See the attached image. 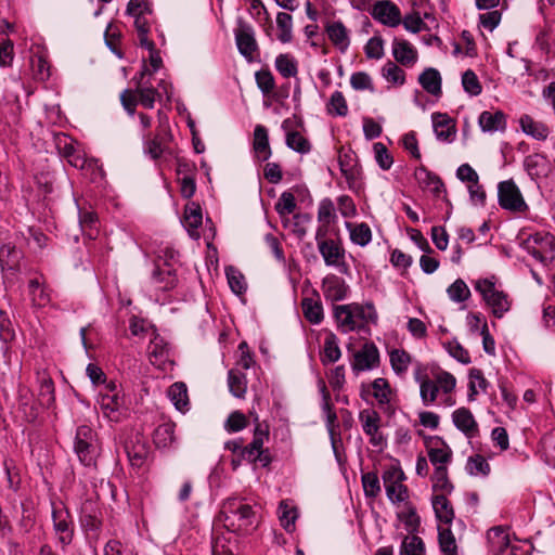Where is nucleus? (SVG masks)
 Returning a JSON list of instances; mask_svg holds the SVG:
<instances>
[{
  "instance_id": "nucleus-44",
  "label": "nucleus",
  "mask_w": 555,
  "mask_h": 555,
  "mask_svg": "<svg viewBox=\"0 0 555 555\" xmlns=\"http://www.w3.org/2000/svg\"><path fill=\"white\" fill-rule=\"evenodd\" d=\"M524 167L531 179H538L546 175L547 159L544 155L534 153L525 157Z\"/></svg>"
},
{
  "instance_id": "nucleus-20",
  "label": "nucleus",
  "mask_w": 555,
  "mask_h": 555,
  "mask_svg": "<svg viewBox=\"0 0 555 555\" xmlns=\"http://www.w3.org/2000/svg\"><path fill=\"white\" fill-rule=\"evenodd\" d=\"M372 396L377 401L379 409L387 415L395 414L396 408L392 403L393 391L386 378H375L371 385Z\"/></svg>"
},
{
  "instance_id": "nucleus-38",
  "label": "nucleus",
  "mask_w": 555,
  "mask_h": 555,
  "mask_svg": "<svg viewBox=\"0 0 555 555\" xmlns=\"http://www.w3.org/2000/svg\"><path fill=\"white\" fill-rule=\"evenodd\" d=\"M418 82L422 88L431 95L438 96L442 93L441 75L438 69L428 67L420 76Z\"/></svg>"
},
{
  "instance_id": "nucleus-43",
  "label": "nucleus",
  "mask_w": 555,
  "mask_h": 555,
  "mask_svg": "<svg viewBox=\"0 0 555 555\" xmlns=\"http://www.w3.org/2000/svg\"><path fill=\"white\" fill-rule=\"evenodd\" d=\"M79 224L89 238H95L99 230V218L94 210L78 206Z\"/></svg>"
},
{
  "instance_id": "nucleus-61",
  "label": "nucleus",
  "mask_w": 555,
  "mask_h": 555,
  "mask_svg": "<svg viewBox=\"0 0 555 555\" xmlns=\"http://www.w3.org/2000/svg\"><path fill=\"white\" fill-rule=\"evenodd\" d=\"M462 87L470 96H478L482 92V86L473 69H467L462 74Z\"/></svg>"
},
{
  "instance_id": "nucleus-7",
  "label": "nucleus",
  "mask_w": 555,
  "mask_h": 555,
  "mask_svg": "<svg viewBox=\"0 0 555 555\" xmlns=\"http://www.w3.org/2000/svg\"><path fill=\"white\" fill-rule=\"evenodd\" d=\"M98 403L103 415L111 422H120L127 413L125 396L114 382L107 383L99 392Z\"/></svg>"
},
{
  "instance_id": "nucleus-52",
  "label": "nucleus",
  "mask_w": 555,
  "mask_h": 555,
  "mask_svg": "<svg viewBox=\"0 0 555 555\" xmlns=\"http://www.w3.org/2000/svg\"><path fill=\"white\" fill-rule=\"evenodd\" d=\"M278 40L289 43L293 40V16L286 12L276 14Z\"/></svg>"
},
{
  "instance_id": "nucleus-49",
  "label": "nucleus",
  "mask_w": 555,
  "mask_h": 555,
  "mask_svg": "<svg viewBox=\"0 0 555 555\" xmlns=\"http://www.w3.org/2000/svg\"><path fill=\"white\" fill-rule=\"evenodd\" d=\"M341 357L338 346V338L334 333H330L324 338L323 350L321 352V361L324 365L337 362Z\"/></svg>"
},
{
  "instance_id": "nucleus-35",
  "label": "nucleus",
  "mask_w": 555,
  "mask_h": 555,
  "mask_svg": "<svg viewBox=\"0 0 555 555\" xmlns=\"http://www.w3.org/2000/svg\"><path fill=\"white\" fill-rule=\"evenodd\" d=\"M519 126L526 135L538 141H545L550 135V128L544 122L533 119L528 114L520 116Z\"/></svg>"
},
{
  "instance_id": "nucleus-8",
  "label": "nucleus",
  "mask_w": 555,
  "mask_h": 555,
  "mask_svg": "<svg viewBox=\"0 0 555 555\" xmlns=\"http://www.w3.org/2000/svg\"><path fill=\"white\" fill-rule=\"evenodd\" d=\"M53 530L59 542L65 546L72 543L75 522L66 504L59 498L50 499Z\"/></svg>"
},
{
  "instance_id": "nucleus-11",
  "label": "nucleus",
  "mask_w": 555,
  "mask_h": 555,
  "mask_svg": "<svg viewBox=\"0 0 555 555\" xmlns=\"http://www.w3.org/2000/svg\"><path fill=\"white\" fill-rule=\"evenodd\" d=\"M233 33L240 54L248 63L254 62L256 60V53L259 51L254 27L243 17H238Z\"/></svg>"
},
{
  "instance_id": "nucleus-41",
  "label": "nucleus",
  "mask_w": 555,
  "mask_h": 555,
  "mask_svg": "<svg viewBox=\"0 0 555 555\" xmlns=\"http://www.w3.org/2000/svg\"><path fill=\"white\" fill-rule=\"evenodd\" d=\"M448 494H436L431 499V505L436 518L446 525H450L454 519V509L447 498Z\"/></svg>"
},
{
  "instance_id": "nucleus-31",
  "label": "nucleus",
  "mask_w": 555,
  "mask_h": 555,
  "mask_svg": "<svg viewBox=\"0 0 555 555\" xmlns=\"http://www.w3.org/2000/svg\"><path fill=\"white\" fill-rule=\"evenodd\" d=\"M452 422L467 438H474L478 434V424L467 408H459L453 411Z\"/></svg>"
},
{
  "instance_id": "nucleus-32",
  "label": "nucleus",
  "mask_w": 555,
  "mask_h": 555,
  "mask_svg": "<svg viewBox=\"0 0 555 555\" xmlns=\"http://www.w3.org/2000/svg\"><path fill=\"white\" fill-rule=\"evenodd\" d=\"M16 339L14 324L5 310L0 309V343L3 357L11 353L12 344Z\"/></svg>"
},
{
  "instance_id": "nucleus-1",
  "label": "nucleus",
  "mask_w": 555,
  "mask_h": 555,
  "mask_svg": "<svg viewBox=\"0 0 555 555\" xmlns=\"http://www.w3.org/2000/svg\"><path fill=\"white\" fill-rule=\"evenodd\" d=\"M333 312L337 327L344 334L363 332L367 323L374 325L378 323V313L372 301L363 305L358 302L337 305L334 306Z\"/></svg>"
},
{
  "instance_id": "nucleus-63",
  "label": "nucleus",
  "mask_w": 555,
  "mask_h": 555,
  "mask_svg": "<svg viewBox=\"0 0 555 555\" xmlns=\"http://www.w3.org/2000/svg\"><path fill=\"white\" fill-rule=\"evenodd\" d=\"M337 219L335 206L331 198H323L318 207V221L324 225H330Z\"/></svg>"
},
{
  "instance_id": "nucleus-17",
  "label": "nucleus",
  "mask_w": 555,
  "mask_h": 555,
  "mask_svg": "<svg viewBox=\"0 0 555 555\" xmlns=\"http://www.w3.org/2000/svg\"><path fill=\"white\" fill-rule=\"evenodd\" d=\"M379 365V351L372 341L365 343L360 350L353 354L351 369L354 373L371 371Z\"/></svg>"
},
{
  "instance_id": "nucleus-27",
  "label": "nucleus",
  "mask_w": 555,
  "mask_h": 555,
  "mask_svg": "<svg viewBox=\"0 0 555 555\" xmlns=\"http://www.w3.org/2000/svg\"><path fill=\"white\" fill-rule=\"evenodd\" d=\"M144 141V153L147 154L151 159L157 162L165 154H171L169 146L167 145L169 139L166 133L156 132L153 137L151 133L142 134Z\"/></svg>"
},
{
  "instance_id": "nucleus-2",
  "label": "nucleus",
  "mask_w": 555,
  "mask_h": 555,
  "mask_svg": "<svg viewBox=\"0 0 555 555\" xmlns=\"http://www.w3.org/2000/svg\"><path fill=\"white\" fill-rule=\"evenodd\" d=\"M218 520L231 533H247L255 528L256 514L245 499L229 498L221 506Z\"/></svg>"
},
{
  "instance_id": "nucleus-60",
  "label": "nucleus",
  "mask_w": 555,
  "mask_h": 555,
  "mask_svg": "<svg viewBox=\"0 0 555 555\" xmlns=\"http://www.w3.org/2000/svg\"><path fill=\"white\" fill-rule=\"evenodd\" d=\"M327 112L330 115L345 117L348 114L347 101L340 91L332 93L327 103Z\"/></svg>"
},
{
  "instance_id": "nucleus-46",
  "label": "nucleus",
  "mask_w": 555,
  "mask_h": 555,
  "mask_svg": "<svg viewBox=\"0 0 555 555\" xmlns=\"http://www.w3.org/2000/svg\"><path fill=\"white\" fill-rule=\"evenodd\" d=\"M346 228L349 231L350 240L353 244L364 247L371 243L372 231L367 223L346 222Z\"/></svg>"
},
{
  "instance_id": "nucleus-24",
  "label": "nucleus",
  "mask_w": 555,
  "mask_h": 555,
  "mask_svg": "<svg viewBox=\"0 0 555 555\" xmlns=\"http://www.w3.org/2000/svg\"><path fill=\"white\" fill-rule=\"evenodd\" d=\"M79 521L86 531H96L101 527V511L96 501L86 499L79 509Z\"/></svg>"
},
{
  "instance_id": "nucleus-13",
  "label": "nucleus",
  "mask_w": 555,
  "mask_h": 555,
  "mask_svg": "<svg viewBox=\"0 0 555 555\" xmlns=\"http://www.w3.org/2000/svg\"><path fill=\"white\" fill-rule=\"evenodd\" d=\"M147 73H150L149 66L146 62L143 61L140 73L133 77V81L137 86L134 92L138 103L146 109H152L156 100L162 101V93L152 85L150 79L144 80Z\"/></svg>"
},
{
  "instance_id": "nucleus-51",
  "label": "nucleus",
  "mask_w": 555,
  "mask_h": 555,
  "mask_svg": "<svg viewBox=\"0 0 555 555\" xmlns=\"http://www.w3.org/2000/svg\"><path fill=\"white\" fill-rule=\"evenodd\" d=\"M389 361L392 371L398 375H404L411 364V356L404 349H392L389 352Z\"/></svg>"
},
{
  "instance_id": "nucleus-19",
  "label": "nucleus",
  "mask_w": 555,
  "mask_h": 555,
  "mask_svg": "<svg viewBox=\"0 0 555 555\" xmlns=\"http://www.w3.org/2000/svg\"><path fill=\"white\" fill-rule=\"evenodd\" d=\"M371 14L375 21L388 27H397L401 24V11L390 0L375 1Z\"/></svg>"
},
{
  "instance_id": "nucleus-10",
  "label": "nucleus",
  "mask_w": 555,
  "mask_h": 555,
  "mask_svg": "<svg viewBox=\"0 0 555 555\" xmlns=\"http://www.w3.org/2000/svg\"><path fill=\"white\" fill-rule=\"evenodd\" d=\"M126 13L134 18V28L138 33L139 44L150 46L149 34L153 22V9L146 0H130Z\"/></svg>"
},
{
  "instance_id": "nucleus-33",
  "label": "nucleus",
  "mask_w": 555,
  "mask_h": 555,
  "mask_svg": "<svg viewBox=\"0 0 555 555\" xmlns=\"http://www.w3.org/2000/svg\"><path fill=\"white\" fill-rule=\"evenodd\" d=\"M318 386L322 397L321 408L323 413L325 414V425L331 438H333V436H335V427L337 426V414L334 411V405L331 402V393L327 390L324 380L320 379Z\"/></svg>"
},
{
  "instance_id": "nucleus-9",
  "label": "nucleus",
  "mask_w": 555,
  "mask_h": 555,
  "mask_svg": "<svg viewBox=\"0 0 555 555\" xmlns=\"http://www.w3.org/2000/svg\"><path fill=\"white\" fill-rule=\"evenodd\" d=\"M525 250L543 266L555 262V236L548 232L530 234L522 243Z\"/></svg>"
},
{
  "instance_id": "nucleus-5",
  "label": "nucleus",
  "mask_w": 555,
  "mask_h": 555,
  "mask_svg": "<svg viewBox=\"0 0 555 555\" xmlns=\"http://www.w3.org/2000/svg\"><path fill=\"white\" fill-rule=\"evenodd\" d=\"M486 306L491 310L494 318L501 319L511 309V300L506 293L496 288L494 278L479 279L474 285Z\"/></svg>"
},
{
  "instance_id": "nucleus-12",
  "label": "nucleus",
  "mask_w": 555,
  "mask_h": 555,
  "mask_svg": "<svg viewBox=\"0 0 555 555\" xmlns=\"http://www.w3.org/2000/svg\"><path fill=\"white\" fill-rule=\"evenodd\" d=\"M498 202L505 210L524 212L528 209L519 188L512 179L498 184Z\"/></svg>"
},
{
  "instance_id": "nucleus-40",
  "label": "nucleus",
  "mask_w": 555,
  "mask_h": 555,
  "mask_svg": "<svg viewBox=\"0 0 555 555\" xmlns=\"http://www.w3.org/2000/svg\"><path fill=\"white\" fill-rule=\"evenodd\" d=\"M278 515L281 526L292 533L295 530V522L299 516L297 507L292 501L283 500L278 507Z\"/></svg>"
},
{
  "instance_id": "nucleus-56",
  "label": "nucleus",
  "mask_w": 555,
  "mask_h": 555,
  "mask_svg": "<svg viewBox=\"0 0 555 555\" xmlns=\"http://www.w3.org/2000/svg\"><path fill=\"white\" fill-rule=\"evenodd\" d=\"M424 553L425 544L423 540L415 533H410L403 539L399 555H423Z\"/></svg>"
},
{
  "instance_id": "nucleus-50",
  "label": "nucleus",
  "mask_w": 555,
  "mask_h": 555,
  "mask_svg": "<svg viewBox=\"0 0 555 555\" xmlns=\"http://www.w3.org/2000/svg\"><path fill=\"white\" fill-rule=\"evenodd\" d=\"M228 386L235 398H244L247 391L246 374L240 370L231 369L228 372Z\"/></svg>"
},
{
  "instance_id": "nucleus-59",
  "label": "nucleus",
  "mask_w": 555,
  "mask_h": 555,
  "mask_svg": "<svg viewBox=\"0 0 555 555\" xmlns=\"http://www.w3.org/2000/svg\"><path fill=\"white\" fill-rule=\"evenodd\" d=\"M286 145L300 154H307L311 151V144L307 138H305L298 131H291L286 134Z\"/></svg>"
},
{
  "instance_id": "nucleus-57",
  "label": "nucleus",
  "mask_w": 555,
  "mask_h": 555,
  "mask_svg": "<svg viewBox=\"0 0 555 555\" xmlns=\"http://www.w3.org/2000/svg\"><path fill=\"white\" fill-rule=\"evenodd\" d=\"M449 298L456 304H462L470 297V291L467 284L462 280H455L448 288Z\"/></svg>"
},
{
  "instance_id": "nucleus-3",
  "label": "nucleus",
  "mask_w": 555,
  "mask_h": 555,
  "mask_svg": "<svg viewBox=\"0 0 555 555\" xmlns=\"http://www.w3.org/2000/svg\"><path fill=\"white\" fill-rule=\"evenodd\" d=\"M74 452L81 465L90 469H96L101 447L98 434L92 427L80 425L76 428Z\"/></svg>"
},
{
  "instance_id": "nucleus-25",
  "label": "nucleus",
  "mask_w": 555,
  "mask_h": 555,
  "mask_svg": "<svg viewBox=\"0 0 555 555\" xmlns=\"http://www.w3.org/2000/svg\"><path fill=\"white\" fill-rule=\"evenodd\" d=\"M322 292L326 300L340 301L348 297L349 286L336 274H327L322 280Z\"/></svg>"
},
{
  "instance_id": "nucleus-36",
  "label": "nucleus",
  "mask_w": 555,
  "mask_h": 555,
  "mask_svg": "<svg viewBox=\"0 0 555 555\" xmlns=\"http://www.w3.org/2000/svg\"><path fill=\"white\" fill-rule=\"evenodd\" d=\"M253 149L257 158L266 162L271 157V147L269 144L268 129L262 125H257L254 129Z\"/></svg>"
},
{
  "instance_id": "nucleus-29",
  "label": "nucleus",
  "mask_w": 555,
  "mask_h": 555,
  "mask_svg": "<svg viewBox=\"0 0 555 555\" xmlns=\"http://www.w3.org/2000/svg\"><path fill=\"white\" fill-rule=\"evenodd\" d=\"M301 310L305 319L313 324H320L324 319L323 305L318 291H312V297L301 299Z\"/></svg>"
},
{
  "instance_id": "nucleus-54",
  "label": "nucleus",
  "mask_w": 555,
  "mask_h": 555,
  "mask_svg": "<svg viewBox=\"0 0 555 555\" xmlns=\"http://www.w3.org/2000/svg\"><path fill=\"white\" fill-rule=\"evenodd\" d=\"M433 481V490L434 491H440L441 494H450L454 486L450 481L448 477V467L440 466L435 468L434 474L431 476Z\"/></svg>"
},
{
  "instance_id": "nucleus-22",
  "label": "nucleus",
  "mask_w": 555,
  "mask_h": 555,
  "mask_svg": "<svg viewBox=\"0 0 555 555\" xmlns=\"http://www.w3.org/2000/svg\"><path fill=\"white\" fill-rule=\"evenodd\" d=\"M318 249L327 267H346L345 249L340 241L328 238L327 241L319 242Z\"/></svg>"
},
{
  "instance_id": "nucleus-30",
  "label": "nucleus",
  "mask_w": 555,
  "mask_h": 555,
  "mask_svg": "<svg viewBox=\"0 0 555 555\" xmlns=\"http://www.w3.org/2000/svg\"><path fill=\"white\" fill-rule=\"evenodd\" d=\"M391 48L395 60L401 65L412 66L416 63L417 50L406 39L393 38Z\"/></svg>"
},
{
  "instance_id": "nucleus-28",
  "label": "nucleus",
  "mask_w": 555,
  "mask_h": 555,
  "mask_svg": "<svg viewBox=\"0 0 555 555\" xmlns=\"http://www.w3.org/2000/svg\"><path fill=\"white\" fill-rule=\"evenodd\" d=\"M478 125L483 132H504L507 126V116L503 111H483L478 118Z\"/></svg>"
},
{
  "instance_id": "nucleus-42",
  "label": "nucleus",
  "mask_w": 555,
  "mask_h": 555,
  "mask_svg": "<svg viewBox=\"0 0 555 555\" xmlns=\"http://www.w3.org/2000/svg\"><path fill=\"white\" fill-rule=\"evenodd\" d=\"M398 519L403 522L409 533H416L421 527V517L412 502H405L403 508L397 513Z\"/></svg>"
},
{
  "instance_id": "nucleus-62",
  "label": "nucleus",
  "mask_w": 555,
  "mask_h": 555,
  "mask_svg": "<svg viewBox=\"0 0 555 555\" xmlns=\"http://www.w3.org/2000/svg\"><path fill=\"white\" fill-rule=\"evenodd\" d=\"M257 87L263 95L270 94L275 89V79L268 68H261L255 73Z\"/></svg>"
},
{
  "instance_id": "nucleus-55",
  "label": "nucleus",
  "mask_w": 555,
  "mask_h": 555,
  "mask_svg": "<svg viewBox=\"0 0 555 555\" xmlns=\"http://www.w3.org/2000/svg\"><path fill=\"white\" fill-rule=\"evenodd\" d=\"M203 215L201 206L191 202L185 206L184 209V227L189 230H197L202 225Z\"/></svg>"
},
{
  "instance_id": "nucleus-53",
  "label": "nucleus",
  "mask_w": 555,
  "mask_h": 555,
  "mask_svg": "<svg viewBox=\"0 0 555 555\" xmlns=\"http://www.w3.org/2000/svg\"><path fill=\"white\" fill-rule=\"evenodd\" d=\"M54 383L51 377L43 376L40 379L38 401L42 408L50 409L55 402Z\"/></svg>"
},
{
  "instance_id": "nucleus-23",
  "label": "nucleus",
  "mask_w": 555,
  "mask_h": 555,
  "mask_svg": "<svg viewBox=\"0 0 555 555\" xmlns=\"http://www.w3.org/2000/svg\"><path fill=\"white\" fill-rule=\"evenodd\" d=\"M324 31L331 43L343 54H345L350 47V30L344 25L341 21L327 22L324 26Z\"/></svg>"
},
{
  "instance_id": "nucleus-37",
  "label": "nucleus",
  "mask_w": 555,
  "mask_h": 555,
  "mask_svg": "<svg viewBox=\"0 0 555 555\" xmlns=\"http://www.w3.org/2000/svg\"><path fill=\"white\" fill-rule=\"evenodd\" d=\"M176 424L172 421H166L159 424L153 433V442L158 449H166L176 441Z\"/></svg>"
},
{
  "instance_id": "nucleus-45",
  "label": "nucleus",
  "mask_w": 555,
  "mask_h": 555,
  "mask_svg": "<svg viewBox=\"0 0 555 555\" xmlns=\"http://www.w3.org/2000/svg\"><path fill=\"white\" fill-rule=\"evenodd\" d=\"M437 442H439L442 447L441 448H430L428 450V459L430 463L435 466V468L444 466L451 462L452 460V450L447 444V442L441 437L435 438Z\"/></svg>"
},
{
  "instance_id": "nucleus-64",
  "label": "nucleus",
  "mask_w": 555,
  "mask_h": 555,
  "mask_svg": "<svg viewBox=\"0 0 555 555\" xmlns=\"http://www.w3.org/2000/svg\"><path fill=\"white\" fill-rule=\"evenodd\" d=\"M401 23L404 29L412 34H417L422 30H429L428 26L423 21L421 13L417 11L405 14L403 18L401 17Z\"/></svg>"
},
{
  "instance_id": "nucleus-58",
  "label": "nucleus",
  "mask_w": 555,
  "mask_h": 555,
  "mask_svg": "<svg viewBox=\"0 0 555 555\" xmlns=\"http://www.w3.org/2000/svg\"><path fill=\"white\" fill-rule=\"evenodd\" d=\"M438 541L444 555H456V541L450 528H438Z\"/></svg>"
},
{
  "instance_id": "nucleus-15",
  "label": "nucleus",
  "mask_w": 555,
  "mask_h": 555,
  "mask_svg": "<svg viewBox=\"0 0 555 555\" xmlns=\"http://www.w3.org/2000/svg\"><path fill=\"white\" fill-rule=\"evenodd\" d=\"M124 448L130 465L134 468L143 467L151 454L147 439L140 433L131 435L125 441Z\"/></svg>"
},
{
  "instance_id": "nucleus-26",
  "label": "nucleus",
  "mask_w": 555,
  "mask_h": 555,
  "mask_svg": "<svg viewBox=\"0 0 555 555\" xmlns=\"http://www.w3.org/2000/svg\"><path fill=\"white\" fill-rule=\"evenodd\" d=\"M434 132L437 140L451 143L456 135L454 120L446 113H433L431 115Z\"/></svg>"
},
{
  "instance_id": "nucleus-6",
  "label": "nucleus",
  "mask_w": 555,
  "mask_h": 555,
  "mask_svg": "<svg viewBox=\"0 0 555 555\" xmlns=\"http://www.w3.org/2000/svg\"><path fill=\"white\" fill-rule=\"evenodd\" d=\"M256 421L258 418L256 417ZM269 439V426L257 422L254 428L253 440L247 446L243 444L240 463L242 461L250 464H260L267 467L272 462V457L268 449H263V443Z\"/></svg>"
},
{
  "instance_id": "nucleus-14",
  "label": "nucleus",
  "mask_w": 555,
  "mask_h": 555,
  "mask_svg": "<svg viewBox=\"0 0 555 555\" xmlns=\"http://www.w3.org/2000/svg\"><path fill=\"white\" fill-rule=\"evenodd\" d=\"M178 284V276L175 267H162L159 262L154 266L149 280V291L155 296L158 293H167L172 291Z\"/></svg>"
},
{
  "instance_id": "nucleus-4",
  "label": "nucleus",
  "mask_w": 555,
  "mask_h": 555,
  "mask_svg": "<svg viewBox=\"0 0 555 555\" xmlns=\"http://www.w3.org/2000/svg\"><path fill=\"white\" fill-rule=\"evenodd\" d=\"M487 540L492 555H503L507 550L509 555H517V552H521V555H531L534 551L530 540L512 542L507 528L502 526L489 529Z\"/></svg>"
},
{
  "instance_id": "nucleus-21",
  "label": "nucleus",
  "mask_w": 555,
  "mask_h": 555,
  "mask_svg": "<svg viewBox=\"0 0 555 555\" xmlns=\"http://www.w3.org/2000/svg\"><path fill=\"white\" fill-rule=\"evenodd\" d=\"M28 295L33 307L44 308L52 300V289L46 283L42 274L36 275L28 281Z\"/></svg>"
},
{
  "instance_id": "nucleus-48",
  "label": "nucleus",
  "mask_w": 555,
  "mask_h": 555,
  "mask_svg": "<svg viewBox=\"0 0 555 555\" xmlns=\"http://www.w3.org/2000/svg\"><path fill=\"white\" fill-rule=\"evenodd\" d=\"M275 69L283 78L296 77L298 74V62L291 53H281L274 61Z\"/></svg>"
},
{
  "instance_id": "nucleus-47",
  "label": "nucleus",
  "mask_w": 555,
  "mask_h": 555,
  "mask_svg": "<svg viewBox=\"0 0 555 555\" xmlns=\"http://www.w3.org/2000/svg\"><path fill=\"white\" fill-rule=\"evenodd\" d=\"M352 157L345 154L339 157V168L341 175L345 177L349 189L354 190L359 185L360 170L357 164L352 163Z\"/></svg>"
},
{
  "instance_id": "nucleus-16",
  "label": "nucleus",
  "mask_w": 555,
  "mask_h": 555,
  "mask_svg": "<svg viewBox=\"0 0 555 555\" xmlns=\"http://www.w3.org/2000/svg\"><path fill=\"white\" fill-rule=\"evenodd\" d=\"M359 421L364 434L369 437L370 443L382 449L386 444V439L380 431V416L374 409H364L359 412Z\"/></svg>"
},
{
  "instance_id": "nucleus-39",
  "label": "nucleus",
  "mask_w": 555,
  "mask_h": 555,
  "mask_svg": "<svg viewBox=\"0 0 555 555\" xmlns=\"http://www.w3.org/2000/svg\"><path fill=\"white\" fill-rule=\"evenodd\" d=\"M167 396L175 405V408L185 413L190 409V400L188 395V387L182 382L173 383L167 391Z\"/></svg>"
},
{
  "instance_id": "nucleus-34",
  "label": "nucleus",
  "mask_w": 555,
  "mask_h": 555,
  "mask_svg": "<svg viewBox=\"0 0 555 555\" xmlns=\"http://www.w3.org/2000/svg\"><path fill=\"white\" fill-rule=\"evenodd\" d=\"M23 253L11 243L2 244L0 247V267L2 272L10 271L15 273L20 270V261Z\"/></svg>"
},
{
  "instance_id": "nucleus-18",
  "label": "nucleus",
  "mask_w": 555,
  "mask_h": 555,
  "mask_svg": "<svg viewBox=\"0 0 555 555\" xmlns=\"http://www.w3.org/2000/svg\"><path fill=\"white\" fill-rule=\"evenodd\" d=\"M396 472L387 470L383 475V480L385 483L386 495L388 500L393 503H403L410 502L409 499V489L401 481L405 478L402 470L398 473L397 480H395Z\"/></svg>"
}]
</instances>
